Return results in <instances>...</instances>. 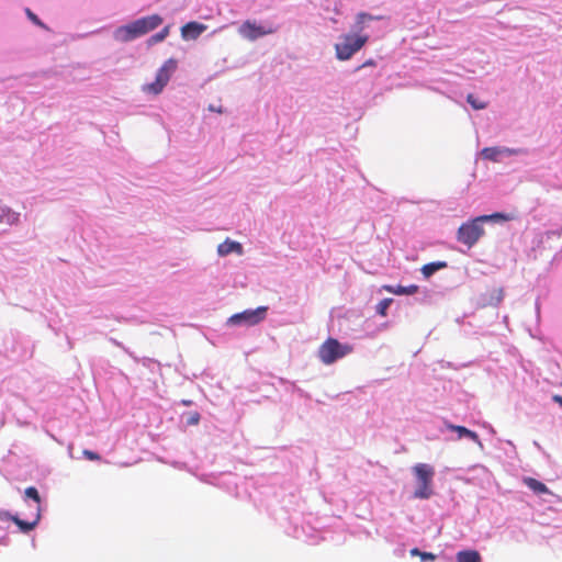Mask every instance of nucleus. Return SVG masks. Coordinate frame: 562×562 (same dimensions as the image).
Returning a JSON list of instances; mask_svg holds the SVG:
<instances>
[{"label": "nucleus", "instance_id": "obj_1", "mask_svg": "<svg viewBox=\"0 0 562 562\" xmlns=\"http://www.w3.org/2000/svg\"><path fill=\"white\" fill-rule=\"evenodd\" d=\"M161 23L162 19L158 14L144 16L127 25L119 27L115 32V38L121 42H130L155 30Z\"/></svg>", "mask_w": 562, "mask_h": 562}, {"label": "nucleus", "instance_id": "obj_2", "mask_svg": "<svg viewBox=\"0 0 562 562\" xmlns=\"http://www.w3.org/2000/svg\"><path fill=\"white\" fill-rule=\"evenodd\" d=\"M493 216H502L506 218L503 213H494L492 215L477 216L472 221L463 223L457 234V238L460 243L472 247L484 234L483 223L491 221Z\"/></svg>", "mask_w": 562, "mask_h": 562}, {"label": "nucleus", "instance_id": "obj_3", "mask_svg": "<svg viewBox=\"0 0 562 562\" xmlns=\"http://www.w3.org/2000/svg\"><path fill=\"white\" fill-rule=\"evenodd\" d=\"M352 352L348 344H340L336 338H327L318 348L317 356L324 364H333Z\"/></svg>", "mask_w": 562, "mask_h": 562}, {"label": "nucleus", "instance_id": "obj_4", "mask_svg": "<svg viewBox=\"0 0 562 562\" xmlns=\"http://www.w3.org/2000/svg\"><path fill=\"white\" fill-rule=\"evenodd\" d=\"M368 40V35H342L341 42L335 45L336 57L339 60L350 59L353 54H356L366 45Z\"/></svg>", "mask_w": 562, "mask_h": 562}, {"label": "nucleus", "instance_id": "obj_5", "mask_svg": "<svg viewBox=\"0 0 562 562\" xmlns=\"http://www.w3.org/2000/svg\"><path fill=\"white\" fill-rule=\"evenodd\" d=\"M414 473L418 481V488L414 492V497L427 499L432 495L431 482L434 469L425 463H418L414 467Z\"/></svg>", "mask_w": 562, "mask_h": 562}, {"label": "nucleus", "instance_id": "obj_6", "mask_svg": "<svg viewBox=\"0 0 562 562\" xmlns=\"http://www.w3.org/2000/svg\"><path fill=\"white\" fill-rule=\"evenodd\" d=\"M177 69V60L168 59L165 64L158 69L156 75V80L151 83L145 85L143 90L148 93L159 94L162 89L166 87L168 81L170 80L172 74Z\"/></svg>", "mask_w": 562, "mask_h": 562}, {"label": "nucleus", "instance_id": "obj_7", "mask_svg": "<svg viewBox=\"0 0 562 562\" xmlns=\"http://www.w3.org/2000/svg\"><path fill=\"white\" fill-rule=\"evenodd\" d=\"M276 31L277 27L273 24L258 25L255 21L247 20L239 26L238 34L248 41H256Z\"/></svg>", "mask_w": 562, "mask_h": 562}, {"label": "nucleus", "instance_id": "obj_8", "mask_svg": "<svg viewBox=\"0 0 562 562\" xmlns=\"http://www.w3.org/2000/svg\"><path fill=\"white\" fill-rule=\"evenodd\" d=\"M268 307L259 306L256 310H246L241 313L234 314L228 318V323L232 325H238L245 323L249 326L259 324L266 318Z\"/></svg>", "mask_w": 562, "mask_h": 562}, {"label": "nucleus", "instance_id": "obj_9", "mask_svg": "<svg viewBox=\"0 0 562 562\" xmlns=\"http://www.w3.org/2000/svg\"><path fill=\"white\" fill-rule=\"evenodd\" d=\"M5 515L12 521L15 522V525L19 527V529L22 532H29V531L33 530L36 527V525L38 524L40 518H41V514H40V508L38 507H35L34 519L32 521H26V520L20 519L18 516H12V515H9V514H5Z\"/></svg>", "mask_w": 562, "mask_h": 562}, {"label": "nucleus", "instance_id": "obj_10", "mask_svg": "<svg viewBox=\"0 0 562 562\" xmlns=\"http://www.w3.org/2000/svg\"><path fill=\"white\" fill-rule=\"evenodd\" d=\"M217 252L220 256H227L232 252L243 255L244 249L240 243L227 238L225 241L218 245Z\"/></svg>", "mask_w": 562, "mask_h": 562}, {"label": "nucleus", "instance_id": "obj_11", "mask_svg": "<svg viewBox=\"0 0 562 562\" xmlns=\"http://www.w3.org/2000/svg\"><path fill=\"white\" fill-rule=\"evenodd\" d=\"M206 30V25L198 22H189L181 27V34L187 38H196Z\"/></svg>", "mask_w": 562, "mask_h": 562}, {"label": "nucleus", "instance_id": "obj_12", "mask_svg": "<svg viewBox=\"0 0 562 562\" xmlns=\"http://www.w3.org/2000/svg\"><path fill=\"white\" fill-rule=\"evenodd\" d=\"M418 289L419 288L416 284H411L408 286L383 285V290H385L386 292L396 294V295H413L418 292Z\"/></svg>", "mask_w": 562, "mask_h": 562}, {"label": "nucleus", "instance_id": "obj_13", "mask_svg": "<svg viewBox=\"0 0 562 562\" xmlns=\"http://www.w3.org/2000/svg\"><path fill=\"white\" fill-rule=\"evenodd\" d=\"M447 428L452 431H456L459 438L467 437L472 441L480 443L479 435L463 426L447 424Z\"/></svg>", "mask_w": 562, "mask_h": 562}, {"label": "nucleus", "instance_id": "obj_14", "mask_svg": "<svg viewBox=\"0 0 562 562\" xmlns=\"http://www.w3.org/2000/svg\"><path fill=\"white\" fill-rule=\"evenodd\" d=\"M456 558L457 562H482L480 553L475 550L460 551Z\"/></svg>", "mask_w": 562, "mask_h": 562}, {"label": "nucleus", "instance_id": "obj_15", "mask_svg": "<svg viewBox=\"0 0 562 562\" xmlns=\"http://www.w3.org/2000/svg\"><path fill=\"white\" fill-rule=\"evenodd\" d=\"M447 268L446 261H435L426 263L422 267V273L425 278L431 277L438 270Z\"/></svg>", "mask_w": 562, "mask_h": 562}, {"label": "nucleus", "instance_id": "obj_16", "mask_svg": "<svg viewBox=\"0 0 562 562\" xmlns=\"http://www.w3.org/2000/svg\"><path fill=\"white\" fill-rule=\"evenodd\" d=\"M524 483L537 494L549 493V488L547 487V485L533 477H525Z\"/></svg>", "mask_w": 562, "mask_h": 562}, {"label": "nucleus", "instance_id": "obj_17", "mask_svg": "<svg viewBox=\"0 0 562 562\" xmlns=\"http://www.w3.org/2000/svg\"><path fill=\"white\" fill-rule=\"evenodd\" d=\"M504 296L503 289L502 288H494L491 291V299L488 301L490 304L497 305L502 302Z\"/></svg>", "mask_w": 562, "mask_h": 562}, {"label": "nucleus", "instance_id": "obj_18", "mask_svg": "<svg viewBox=\"0 0 562 562\" xmlns=\"http://www.w3.org/2000/svg\"><path fill=\"white\" fill-rule=\"evenodd\" d=\"M25 496L32 498L36 503V507L41 509V496L38 491L34 486H30L25 490Z\"/></svg>", "mask_w": 562, "mask_h": 562}, {"label": "nucleus", "instance_id": "obj_19", "mask_svg": "<svg viewBox=\"0 0 562 562\" xmlns=\"http://www.w3.org/2000/svg\"><path fill=\"white\" fill-rule=\"evenodd\" d=\"M467 101L471 104V106L475 110H482L486 108V102L479 100L473 94H469L467 97Z\"/></svg>", "mask_w": 562, "mask_h": 562}, {"label": "nucleus", "instance_id": "obj_20", "mask_svg": "<svg viewBox=\"0 0 562 562\" xmlns=\"http://www.w3.org/2000/svg\"><path fill=\"white\" fill-rule=\"evenodd\" d=\"M169 34V26H165L160 32L156 33L149 38L150 44L162 42Z\"/></svg>", "mask_w": 562, "mask_h": 562}, {"label": "nucleus", "instance_id": "obj_21", "mask_svg": "<svg viewBox=\"0 0 562 562\" xmlns=\"http://www.w3.org/2000/svg\"><path fill=\"white\" fill-rule=\"evenodd\" d=\"M392 302V299H384L380 301L376 305V313L381 316H386V311Z\"/></svg>", "mask_w": 562, "mask_h": 562}, {"label": "nucleus", "instance_id": "obj_22", "mask_svg": "<svg viewBox=\"0 0 562 562\" xmlns=\"http://www.w3.org/2000/svg\"><path fill=\"white\" fill-rule=\"evenodd\" d=\"M499 153V149L496 147H487L482 150V156L490 160H496Z\"/></svg>", "mask_w": 562, "mask_h": 562}, {"label": "nucleus", "instance_id": "obj_23", "mask_svg": "<svg viewBox=\"0 0 562 562\" xmlns=\"http://www.w3.org/2000/svg\"><path fill=\"white\" fill-rule=\"evenodd\" d=\"M373 20V16L368 14V13H364V12H361L357 15V24L359 25V30H362V24L366 22V21H371Z\"/></svg>", "mask_w": 562, "mask_h": 562}, {"label": "nucleus", "instance_id": "obj_24", "mask_svg": "<svg viewBox=\"0 0 562 562\" xmlns=\"http://www.w3.org/2000/svg\"><path fill=\"white\" fill-rule=\"evenodd\" d=\"M82 454H83V457H85L87 460H90V461H100V460H101L100 454H98V453H97V452H94V451L88 450V449H85V450L82 451Z\"/></svg>", "mask_w": 562, "mask_h": 562}, {"label": "nucleus", "instance_id": "obj_25", "mask_svg": "<svg viewBox=\"0 0 562 562\" xmlns=\"http://www.w3.org/2000/svg\"><path fill=\"white\" fill-rule=\"evenodd\" d=\"M26 14L33 23L44 26L40 19L30 9H26Z\"/></svg>", "mask_w": 562, "mask_h": 562}, {"label": "nucleus", "instance_id": "obj_26", "mask_svg": "<svg viewBox=\"0 0 562 562\" xmlns=\"http://www.w3.org/2000/svg\"><path fill=\"white\" fill-rule=\"evenodd\" d=\"M200 422V414L199 413H192L188 419L189 425H198Z\"/></svg>", "mask_w": 562, "mask_h": 562}, {"label": "nucleus", "instance_id": "obj_27", "mask_svg": "<svg viewBox=\"0 0 562 562\" xmlns=\"http://www.w3.org/2000/svg\"><path fill=\"white\" fill-rule=\"evenodd\" d=\"M420 559L423 561H425V560L434 561L436 559V555L431 552H423L422 551Z\"/></svg>", "mask_w": 562, "mask_h": 562}, {"label": "nucleus", "instance_id": "obj_28", "mask_svg": "<svg viewBox=\"0 0 562 562\" xmlns=\"http://www.w3.org/2000/svg\"><path fill=\"white\" fill-rule=\"evenodd\" d=\"M370 66H375V61L373 59H368L360 67H358V69L363 68V67H370Z\"/></svg>", "mask_w": 562, "mask_h": 562}, {"label": "nucleus", "instance_id": "obj_29", "mask_svg": "<svg viewBox=\"0 0 562 562\" xmlns=\"http://www.w3.org/2000/svg\"><path fill=\"white\" fill-rule=\"evenodd\" d=\"M553 401L558 403L562 407V396L561 395H554Z\"/></svg>", "mask_w": 562, "mask_h": 562}, {"label": "nucleus", "instance_id": "obj_30", "mask_svg": "<svg viewBox=\"0 0 562 562\" xmlns=\"http://www.w3.org/2000/svg\"><path fill=\"white\" fill-rule=\"evenodd\" d=\"M411 554H412V555H418V557H420L422 551H420L419 549H417V548H414V549H412V550H411Z\"/></svg>", "mask_w": 562, "mask_h": 562}, {"label": "nucleus", "instance_id": "obj_31", "mask_svg": "<svg viewBox=\"0 0 562 562\" xmlns=\"http://www.w3.org/2000/svg\"><path fill=\"white\" fill-rule=\"evenodd\" d=\"M503 215H504L506 218H503L502 216H493L491 220H495V218H496V220H499V218H501V220H505V221H506V220H508V218H509L507 215H505V214H503Z\"/></svg>", "mask_w": 562, "mask_h": 562}]
</instances>
